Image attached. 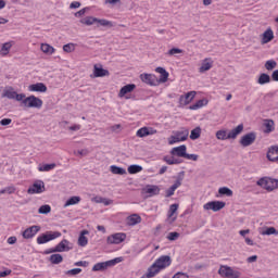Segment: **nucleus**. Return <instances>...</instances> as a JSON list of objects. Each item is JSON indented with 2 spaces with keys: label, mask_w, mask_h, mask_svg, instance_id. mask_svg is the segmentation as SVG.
Wrapping results in <instances>:
<instances>
[{
  "label": "nucleus",
  "mask_w": 278,
  "mask_h": 278,
  "mask_svg": "<svg viewBox=\"0 0 278 278\" xmlns=\"http://www.w3.org/2000/svg\"><path fill=\"white\" fill-rule=\"evenodd\" d=\"M63 51H65V53H73V51H75V45L74 43L64 45Z\"/></svg>",
  "instance_id": "51"
},
{
  "label": "nucleus",
  "mask_w": 278,
  "mask_h": 278,
  "mask_svg": "<svg viewBox=\"0 0 278 278\" xmlns=\"http://www.w3.org/2000/svg\"><path fill=\"white\" fill-rule=\"evenodd\" d=\"M274 38H275V33L270 28H267L262 35L261 43L268 45V42L274 40Z\"/></svg>",
  "instance_id": "19"
},
{
  "label": "nucleus",
  "mask_w": 278,
  "mask_h": 278,
  "mask_svg": "<svg viewBox=\"0 0 278 278\" xmlns=\"http://www.w3.org/2000/svg\"><path fill=\"white\" fill-rule=\"evenodd\" d=\"M80 273H81V268H73L65 271V275H67V277H76V275H79Z\"/></svg>",
  "instance_id": "49"
},
{
  "label": "nucleus",
  "mask_w": 278,
  "mask_h": 278,
  "mask_svg": "<svg viewBox=\"0 0 278 278\" xmlns=\"http://www.w3.org/2000/svg\"><path fill=\"white\" fill-rule=\"evenodd\" d=\"M39 214H50L51 213V205L45 204L41 205L38 210Z\"/></svg>",
  "instance_id": "48"
},
{
  "label": "nucleus",
  "mask_w": 278,
  "mask_h": 278,
  "mask_svg": "<svg viewBox=\"0 0 278 278\" xmlns=\"http://www.w3.org/2000/svg\"><path fill=\"white\" fill-rule=\"evenodd\" d=\"M96 23H99V25H101V27H114V24H112L111 21L108 20H99L97 18Z\"/></svg>",
  "instance_id": "47"
},
{
  "label": "nucleus",
  "mask_w": 278,
  "mask_h": 278,
  "mask_svg": "<svg viewBox=\"0 0 278 278\" xmlns=\"http://www.w3.org/2000/svg\"><path fill=\"white\" fill-rule=\"evenodd\" d=\"M55 163L51 164H43L38 166L39 173H49L50 170H53L55 168Z\"/></svg>",
  "instance_id": "36"
},
{
  "label": "nucleus",
  "mask_w": 278,
  "mask_h": 278,
  "mask_svg": "<svg viewBox=\"0 0 278 278\" xmlns=\"http://www.w3.org/2000/svg\"><path fill=\"white\" fill-rule=\"evenodd\" d=\"M129 175H136L138 173H142V166L140 165H130L128 166Z\"/></svg>",
  "instance_id": "43"
},
{
  "label": "nucleus",
  "mask_w": 278,
  "mask_h": 278,
  "mask_svg": "<svg viewBox=\"0 0 278 278\" xmlns=\"http://www.w3.org/2000/svg\"><path fill=\"white\" fill-rule=\"evenodd\" d=\"M108 75H110L108 70H103V67L97 65L93 66V77H108Z\"/></svg>",
  "instance_id": "28"
},
{
  "label": "nucleus",
  "mask_w": 278,
  "mask_h": 278,
  "mask_svg": "<svg viewBox=\"0 0 278 278\" xmlns=\"http://www.w3.org/2000/svg\"><path fill=\"white\" fill-rule=\"evenodd\" d=\"M140 79L143 84H147V86H160V80H157V76L154 74H140Z\"/></svg>",
  "instance_id": "9"
},
{
  "label": "nucleus",
  "mask_w": 278,
  "mask_h": 278,
  "mask_svg": "<svg viewBox=\"0 0 278 278\" xmlns=\"http://www.w3.org/2000/svg\"><path fill=\"white\" fill-rule=\"evenodd\" d=\"M144 191H146V194H149L150 197H155L160 194V187L155 185H148Z\"/></svg>",
  "instance_id": "27"
},
{
  "label": "nucleus",
  "mask_w": 278,
  "mask_h": 278,
  "mask_svg": "<svg viewBox=\"0 0 278 278\" xmlns=\"http://www.w3.org/2000/svg\"><path fill=\"white\" fill-rule=\"evenodd\" d=\"M0 125L2 127H8V125H12V118H3L0 121Z\"/></svg>",
  "instance_id": "57"
},
{
  "label": "nucleus",
  "mask_w": 278,
  "mask_h": 278,
  "mask_svg": "<svg viewBox=\"0 0 278 278\" xmlns=\"http://www.w3.org/2000/svg\"><path fill=\"white\" fill-rule=\"evenodd\" d=\"M38 231H40V226H30L29 228L23 231L22 236L25 240H30V238H34V236H36Z\"/></svg>",
  "instance_id": "16"
},
{
  "label": "nucleus",
  "mask_w": 278,
  "mask_h": 278,
  "mask_svg": "<svg viewBox=\"0 0 278 278\" xmlns=\"http://www.w3.org/2000/svg\"><path fill=\"white\" fill-rule=\"evenodd\" d=\"M27 99V97L25 96V93H15V101L23 102Z\"/></svg>",
  "instance_id": "55"
},
{
  "label": "nucleus",
  "mask_w": 278,
  "mask_h": 278,
  "mask_svg": "<svg viewBox=\"0 0 278 278\" xmlns=\"http://www.w3.org/2000/svg\"><path fill=\"white\" fill-rule=\"evenodd\" d=\"M4 189L7 191V194H14L16 192V187H14V186H9Z\"/></svg>",
  "instance_id": "60"
},
{
  "label": "nucleus",
  "mask_w": 278,
  "mask_h": 278,
  "mask_svg": "<svg viewBox=\"0 0 278 278\" xmlns=\"http://www.w3.org/2000/svg\"><path fill=\"white\" fill-rule=\"evenodd\" d=\"M261 236H278V230L275 227H268L261 232Z\"/></svg>",
  "instance_id": "39"
},
{
  "label": "nucleus",
  "mask_w": 278,
  "mask_h": 278,
  "mask_svg": "<svg viewBox=\"0 0 278 278\" xmlns=\"http://www.w3.org/2000/svg\"><path fill=\"white\" fill-rule=\"evenodd\" d=\"M207 99L198 100L194 104L189 106V110H201V108H205L207 105Z\"/></svg>",
  "instance_id": "32"
},
{
  "label": "nucleus",
  "mask_w": 278,
  "mask_h": 278,
  "mask_svg": "<svg viewBox=\"0 0 278 278\" xmlns=\"http://www.w3.org/2000/svg\"><path fill=\"white\" fill-rule=\"evenodd\" d=\"M155 134H157V129L144 126L137 130L136 136L137 138H147V136H155Z\"/></svg>",
  "instance_id": "12"
},
{
  "label": "nucleus",
  "mask_w": 278,
  "mask_h": 278,
  "mask_svg": "<svg viewBox=\"0 0 278 278\" xmlns=\"http://www.w3.org/2000/svg\"><path fill=\"white\" fill-rule=\"evenodd\" d=\"M23 106L40 110V108H42V100L36 96H29L23 101Z\"/></svg>",
  "instance_id": "6"
},
{
  "label": "nucleus",
  "mask_w": 278,
  "mask_h": 278,
  "mask_svg": "<svg viewBox=\"0 0 278 278\" xmlns=\"http://www.w3.org/2000/svg\"><path fill=\"white\" fill-rule=\"evenodd\" d=\"M177 238H179V232H169L167 236V240H169L170 242L177 240Z\"/></svg>",
  "instance_id": "56"
},
{
  "label": "nucleus",
  "mask_w": 278,
  "mask_h": 278,
  "mask_svg": "<svg viewBox=\"0 0 278 278\" xmlns=\"http://www.w3.org/2000/svg\"><path fill=\"white\" fill-rule=\"evenodd\" d=\"M173 264V260L168 255H162L155 260V262L148 268V271L141 278H153L165 268H168Z\"/></svg>",
  "instance_id": "1"
},
{
  "label": "nucleus",
  "mask_w": 278,
  "mask_h": 278,
  "mask_svg": "<svg viewBox=\"0 0 278 278\" xmlns=\"http://www.w3.org/2000/svg\"><path fill=\"white\" fill-rule=\"evenodd\" d=\"M228 278H242V271H239L238 267H230Z\"/></svg>",
  "instance_id": "41"
},
{
  "label": "nucleus",
  "mask_w": 278,
  "mask_h": 278,
  "mask_svg": "<svg viewBox=\"0 0 278 278\" xmlns=\"http://www.w3.org/2000/svg\"><path fill=\"white\" fill-rule=\"evenodd\" d=\"M168 144L173 146V144H177V142H181L179 140V137H177V134H175V136H170L168 139Z\"/></svg>",
  "instance_id": "52"
},
{
  "label": "nucleus",
  "mask_w": 278,
  "mask_h": 278,
  "mask_svg": "<svg viewBox=\"0 0 278 278\" xmlns=\"http://www.w3.org/2000/svg\"><path fill=\"white\" fill-rule=\"evenodd\" d=\"M271 79L274 81H278V70L274 71L273 74H271Z\"/></svg>",
  "instance_id": "64"
},
{
  "label": "nucleus",
  "mask_w": 278,
  "mask_h": 278,
  "mask_svg": "<svg viewBox=\"0 0 278 278\" xmlns=\"http://www.w3.org/2000/svg\"><path fill=\"white\" fill-rule=\"evenodd\" d=\"M12 47H14V41L4 42V43L1 46L0 55H1L2 58H5V55H9L10 50L12 49Z\"/></svg>",
  "instance_id": "25"
},
{
  "label": "nucleus",
  "mask_w": 278,
  "mask_h": 278,
  "mask_svg": "<svg viewBox=\"0 0 278 278\" xmlns=\"http://www.w3.org/2000/svg\"><path fill=\"white\" fill-rule=\"evenodd\" d=\"M88 149H83V150H78L77 152H75V155H80L81 157L88 155Z\"/></svg>",
  "instance_id": "62"
},
{
  "label": "nucleus",
  "mask_w": 278,
  "mask_h": 278,
  "mask_svg": "<svg viewBox=\"0 0 278 278\" xmlns=\"http://www.w3.org/2000/svg\"><path fill=\"white\" fill-rule=\"evenodd\" d=\"M257 135L255 132H249L241 137L240 144L241 147H251L255 142Z\"/></svg>",
  "instance_id": "14"
},
{
  "label": "nucleus",
  "mask_w": 278,
  "mask_h": 278,
  "mask_svg": "<svg viewBox=\"0 0 278 278\" xmlns=\"http://www.w3.org/2000/svg\"><path fill=\"white\" fill-rule=\"evenodd\" d=\"M45 181L37 180L27 190L28 194H42L45 192Z\"/></svg>",
  "instance_id": "10"
},
{
  "label": "nucleus",
  "mask_w": 278,
  "mask_h": 278,
  "mask_svg": "<svg viewBox=\"0 0 278 278\" xmlns=\"http://www.w3.org/2000/svg\"><path fill=\"white\" fill-rule=\"evenodd\" d=\"M256 186L267 190V192H273V190H277L278 188V179L270 177H262L256 181Z\"/></svg>",
  "instance_id": "3"
},
{
  "label": "nucleus",
  "mask_w": 278,
  "mask_h": 278,
  "mask_svg": "<svg viewBox=\"0 0 278 278\" xmlns=\"http://www.w3.org/2000/svg\"><path fill=\"white\" fill-rule=\"evenodd\" d=\"M29 92H47V85L45 83H37L28 86Z\"/></svg>",
  "instance_id": "21"
},
{
  "label": "nucleus",
  "mask_w": 278,
  "mask_h": 278,
  "mask_svg": "<svg viewBox=\"0 0 278 278\" xmlns=\"http://www.w3.org/2000/svg\"><path fill=\"white\" fill-rule=\"evenodd\" d=\"M40 50H41L42 53H45L46 55H53V53H55V48H53V47H52L51 45H49V43H41Z\"/></svg>",
  "instance_id": "29"
},
{
  "label": "nucleus",
  "mask_w": 278,
  "mask_h": 278,
  "mask_svg": "<svg viewBox=\"0 0 278 278\" xmlns=\"http://www.w3.org/2000/svg\"><path fill=\"white\" fill-rule=\"evenodd\" d=\"M194 97H197V91H189L184 96H180L179 98V105H189V103H192L194 100Z\"/></svg>",
  "instance_id": "15"
},
{
  "label": "nucleus",
  "mask_w": 278,
  "mask_h": 278,
  "mask_svg": "<svg viewBox=\"0 0 278 278\" xmlns=\"http://www.w3.org/2000/svg\"><path fill=\"white\" fill-rule=\"evenodd\" d=\"M267 160H269V162H278V146L269 147L267 151Z\"/></svg>",
  "instance_id": "20"
},
{
  "label": "nucleus",
  "mask_w": 278,
  "mask_h": 278,
  "mask_svg": "<svg viewBox=\"0 0 278 278\" xmlns=\"http://www.w3.org/2000/svg\"><path fill=\"white\" fill-rule=\"evenodd\" d=\"M110 170L113 175H127V170L123 167H118L116 165H111Z\"/></svg>",
  "instance_id": "35"
},
{
  "label": "nucleus",
  "mask_w": 278,
  "mask_h": 278,
  "mask_svg": "<svg viewBox=\"0 0 278 278\" xmlns=\"http://www.w3.org/2000/svg\"><path fill=\"white\" fill-rule=\"evenodd\" d=\"M164 162H166V164L173 165V164H181V160L180 159H176V157H170V156H165L164 157Z\"/></svg>",
  "instance_id": "46"
},
{
  "label": "nucleus",
  "mask_w": 278,
  "mask_h": 278,
  "mask_svg": "<svg viewBox=\"0 0 278 278\" xmlns=\"http://www.w3.org/2000/svg\"><path fill=\"white\" fill-rule=\"evenodd\" d=\"M90 231L81 230L78 237V247H88V236Z\"/></svg>",
  "instance_id": "24"
},
{
  "label": "nucleus",
  "mask_w": 278,
  "mask_h": 278,
  "mask_svg": "<svg viewBox=\"0 0 278 278\" xmlns=\"http://www.w3.org/2000/svg\"><path fill=\"white\" fill-rule=\"evenodd\" d=\"M176 136L178 137V140H180V142H186V140H188V136H190V130L185 128L180 131H177Z\"/></svg>",
  "instance_id": "33"
},
{
  "label": "nucleus",
  "mask_w": 278,
  "mask_h": 278,
  "mask_svg": "<svg viewBox=\"0 0 278 278\" xmlns=\"http://www.w3.org/2000/svg\"><path fill=\"white\" fill-rule=\"evenodd\" d=\"M140 223H142V217H140L138 214H132L127 217V225H129V227L140 225Z\"/></svg>",
  "instance_id": "23"
},
{
  "label": "nucleus",
  "mask_w": 278,
  "mask_h": 278,
  "mask_svg": "<svg viewBox=\"0 0 278 278\" xmlns=\"http://www.w3.org/2000/svg\"><path fill=\"white\" fill-rule=\"evenodd\" d=\"M16 91H14V90H7L5 92H4V97H7V99H16Z\"/></svg>",
  "instance_id": "53"
},
{
  "label": "nucleus",
  "mask_w": 278,
  "mask_h": 278,
  "mask_svg": "<svg viewBox=\"0 0 278 278\" xmlns=\"http://www.w3.org/2000/svg\"><path fill=\"white\" fill-rule=\"evenodd\" d=\"M179 53H184V50L179 48H172L170 50H168L167 55H177Z\"/></svg>",
  "instance_id": "54"
},
{
  "label": "nucleus",
  "mask_w": 278,
  "mask_h": 278,
  "mask_svg": "<svg viewBox=\"0 0 278 278\" xmlns=\"http://www.w3.org/2000/svg\"><path fill=\"white\" fill-rule=\"evenodd\" d=\"M68 129L70 131H79V129H81V125L74 124L73 126H70Z\"/></svg>",
  "instance_id": "63"
},
{
  "label": "nucleus",
  "mask_w": 278,
  "mask_h": 278,
  "mask_svg": "<svg viewBox=\"0 0 278 278\" xmlns=\"http://www.w3.org/2000/svg\"><path fill=\"white\" fill-rule=\"evenodd\" d=\"M218 192L222 197H233V191L228 187H220Z\"/></svg>",
  "instance_id": "40"
},
{
  "label": "nucleus",
  "mask_w": 278,
  "mask_h": 278,
  "mask_svg": "<svg viewBox=\"0 0 278 278\" xmlns=\"http://www.w3.org/2000/svg\"><path fill=\"white\" fill-rule=\"evenodd\" d=\"M172 278H190V276L186 273L178 271Z\"/></svg>",
  "instance_id": "59"
},
{
  "label": "nucleus",
  "mask_w": 278,
  "mask_h": 278,
  "mask_svg": "<svg viewBox=\"0 0 278 278\" xmlns=\"http://www.w3.org/2000/svg\"><path fill=\"white\" fill-rule=\"evenodd\" d=\"M155 73H160L161 76L157 78L159 85L166 84L168 81V72L164 67H156Z\"/></svg>",
  "instance_id": "22"
},
{
  "label": "nucleus",
  "mask_w": 278,
  "mask_h": 278,
  "mask_svg": "<svg viewBox=\"0 0 278 278\" xmlns=\"http://www.w3.org/2000/svg\"><path fill=\"white\" fill-rule=\"evenodd\" d=\"M231 266L228 265H220L218 269V275L222 278H229Z\"/></svg>",
  "instance_id": "30"
},
{
  "label": "nucleus",
  "mask_w": 278,
  "mask_h": 278,
  "mask_svg": "<svg viewBox=\"0 0 278 278\" xmlns=\"http://www.w3.org/2000/svg\"><path fill=\"white\" fill-rule=\"evenodd\" d=\"M214 66V61L210 58H206L202 61L201 66L199 67V73H207Z\"/></svg>",
  "instance_id": "18"
},
{
  "label": "nucleus",
  "mask_w": 278,
  "mask_h": 278,
  "mask_svg": "<svg viewBox=\"0 0 278 278\" xmlns=\"http://www.w3.org/2000/svg\"><path fill=\"white\" fill-rule=\"evenodd\" d=\"M241 131H244L243 124H239L235 129L230 130L228 134L227 130H217L216 138L217 140H236L238 136H240Z\"/></svg>",
  "instance_id": "2"
},
{
  "label": "nucleus",
  "mask_w": 278,
  "mask_h": 278,
  "mask_svg": "<svg viewBox=\"0 0 278 278\" xmlns=\"http://www.w3.org/2000/svg\"><path fill=\"white\" fill-rule=\"evenodd\" d=\"M127 240V233L125 232H115L113 235H110L106 238L108 244H122V242H125Z\"/></svg>",
  "instance_id": "7"
},
{
  "label": "nucleus",
  "mask_w": 278,
  "mask_h": 278,
  "mask_svg": "<svg viewBox=\"0 0 278 278\" xmlns=\"http://www.w3.org/2000/svg\"><path fill=\"white\" fill-rule=\"evenodd\" d=\"M58 238H62V232L47 231L46 233H41L37 237V244H47V242H51L52 240H58Z\"/></svg>",
  "instance_id": "5"
},
{
  "label": "nucleus",
  "mask_w": 278,
  "mask_h": 278,
  "mask_svg": "<svg viewBox=\"0 0 278 278\" xmlns=\"http://www.w3.org/2000/svg\"><path fill=\"white\" fill-rule=\"evenodd\" d=\"M121 262H123V257H115V258L110 260V261L97 263V264L93 265L92 271L93 273H99V271L108 270L109 268H112L113 266H116V264H121Z\"/></svg>",
  "instance_id": "4"
},
{
  "label": "nucleus",
  "mask_w": 278,
  "mask_h": 278,
  "mask_svg": "<svg viewBox=\"0 0 278 278\" xmlns=\"http://www.w3.org/2000/svg\"><path fill=\"white\" fill-rule=\"evenodd\" d=\"M63 260L62 254H52L50 256L51 264H62Z\"/></svg>",
  "instance_id": "44"
},
{
  "label": "nucleus",
  "mask_w": 278,
  "mask_h": 278,
  "mask_svg": "<svg viewBox=\"0 0 278 278\" xmlns=\"http://www.w3.org/2000/svg\"><path fill=\"white\" fill-rule=\"evenodd\" d=\"M257 84H260V86L270 84V75H268L266 73L261 74L258 79H257Z\"/></svg>",
  "instance_id": "37"
},
{
  "label": "nucleus",
  "mask_w": 278,
  "mask_h": 278,
  "mask_svg": "<svg viewBox=\"0 0 278 278\" xmlns=\"http://www.w3.org/2000/svg\"><path fill=\"white\" fill-rule=\"evenodd\" d=\"M81 25H94V23H97V17H92V16H87L80 20Z\"/></svg>",
  "instance_id": "42"
},
{
  "label": "nucleus",
  "mask_w": 278,
  "mask_h": 278,
  "mask_svg": "<svg viewBox=\"0 0 278 278\" xmlns=\"http://www.w3.org/2000/svg\"><path fill=\"white\" fill-rule=\"evenodd\" d=\"M186 151H188V148L186 144L175 147L170 150L172 155H176V157H186Z\"/></svg>",
  "instance_id": "17"
},
{
  "label": "nucleus",
  "mask_w": 278,
  "mask_h": 278,
  "mask_svg": "<svg viewBox=\"0 0 278 278\" xmlns=\"http://www.w3.org/2000/svg\"><path fill=\"white\" fill-rule=\"evenodd\" d=\"M80 202H81V197H79V195H74V197L70 198V199L65 202V204H64L63 207H71V205H77V204H79Z\"/></svg>",
  "instance_id": "31"
},
{
  "label": "nucleus",
  "mask_w": 278,
  "mask_h": 278,
  "mask_svg": "<svg viewBox=\"0 0 278 278\" xmlns=\"http://www.w3.org/2000/svg\"><path fill=\"white\" fill-rule=\"evenodd\" d=\"M276 67H277V62L276 61L269 60L265 63L266 71H273Z\"/></svg>",
  "instance_id": "50"
},
{
  "label": "nucleus",
  "mask_w": 278,
  "mask_h": 278,
  "mask_svg": "<svg viewBox=\"0 0 278 278\" xmlns=\"http://www.w3.org/2000/svg\"><path fill=\"white\" fill-rule=\"evenodd\" d=\"M181 186V178H178L174 185L165 191V197L168 199L175 194V190Z\"/></svg>",
  "instance_id": "26"
},
{
  "label": "nucleus",
  "mask_w": 278,
  "mask_h": 278,
  "mask_svg": "<svg viewBox=\"0 0 278 278\" xmlns=\"http://www.w3.org/2000/svg\"><path fill=\"white\" fill-rule=\"evenodd\" d=\"M223 207H225V202L223 201H211L203 205V210H212V212H220Z\"/></svg>",
  "instance_id": "11"
},
{
  "label": "nucleus",
  "mask_w": 278,
  "mask_h": 278,
  "mask_svg": "<svg viewBox=\"0 0 278 278\" xmlns=\"http://www.w3.org/2000/svg\"><path fill=\"white\" fill-rule=\"evenodd\" d=\"M74 266H81L83 268H87L88 261H78V262L74 263Z\"/></svg>",
  "instance_id": "61"
},
{
  "label": "nucleus",
  "mask_w": 278,
  "mask_h": 278,
  "mask_svg": "<svg viewBox=\"0 0 278 278\" xmlns=\"http://www.w3.org/2000/svg\"><path fill=\"white\" fill-rule=\"evenodd\" d=\"M185 159L186 160H191L192 162H197V160H199V156L197 154H188L186 152Z\"/></svg>",
  "instance_id": "58"
},
{
  "label": "nucleus",
  "mask_w": 278,
  "mask_h": 278,
  "mask_svg": "<svg viewBox=\"0 0 278 278\" xmlns=\"http://www.w3.org/2000/svg\"><path fill=\"white\" fill-rule=\"evenodd\" d=\"M71 249H73V247L71 245V241L63 239L52 250H50L47 253H64L66 251H71Z\"/></svg>",
  "instance_id": "8"
},
{
  "label": "nucleus",
  "mask_w": 278,
  "mask_h": 278,
  "mask_svg": "<svg viewBox=\"0 0 278 278\" xmlns=\"http://www.w3.org/2000/svg\"><path fill=\"white\" fill-rule=\"evenodd\" d=\"M136 90V85L134 84H128V85H125L124 87L121 88L119 92H118V97L119 99H131L129 97V94H131L132 91Z\"/></svg>",
  "instance_id": "13"
},
{
  "label": "nucleus",
  "mask_w": 278,
  "mask_h": 278,
  "mask_svg": "<svg viewBox=\"0 0 278 278\" xmlns=\"http://www.w3.org/2000/svg\"><path fill=\"white\" fill-rule=\"evenodd\" d=\"M189 138L190 140H199V138H201V127L198 126L192 129Z\"/></svg>",
  "instance_id": "38"
},
{
  "label": "nucleus",
  "mask_w": 278,
  "mask_h": 278,
  "mask_svg": "<svg viewBox=\"0 0 278 278\" xmlns=\"http://www.w3.org/2000/svg\"><path fill=\"white\" fill-rule=\"evenodd\" d=\"M177 210H179V204H177V203L172 204L167 212L168 218H173V216H175V214L177 213Z\"/></svg>",
  "instance_id": "45"
},
{
  "label": "nucleus",
  "mask_w": 278,
  "mask_h": 278,
  "mask_svg": "<svg viewBox=\"0 0 278 278\" xmlns=\"http://www.w3.org/2000/svg\"><path fill=\"white\" fill-rule=\"evenodd\" d=\"M265 134H270L275 131V122L273 119H265L264 122Z\"/></svg>",
  "instance_id": "34"
}]
</instances>
